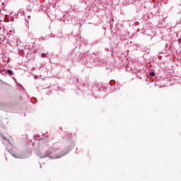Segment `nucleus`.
<instances>
[{"label": "nucleus", "instance_id": "nucleus-1", "mask_svg": "<svg viewBox=\"0 0 181 181\" xmlns=\"http://www.w3.org/2000/svg\"><path fill=\"white\" fill-rule=\"evenodd\" d=\"M3 144H7L11 145V142L8 140H6V138L4 137Z\"/></svg>", "mask_w": 181, "mask_h": 181}, {"label": "nucleus", "instance_id": "nucleus-2", "mask_svg": "<svg viewBox=\"0 0 181 181\" xmlns=\"http://www.w3.org/2000/svg\"><path fill=\"white\" fill-rule=\"evenodd\" d=\"M7 73H8V74H9L10 76H12V74H13V72L12 70H11V69H8V70H7Z\"/></svg>", "mask_w": 181, "mask_h": 181}, {"label": "nucleus", "instance_id": "nucleus-3", "mask_svg": "<svg viewBox=\"0 0 181 181\" xmlns=\"http://www.w3.org/2000/svg\"><path fill=\"white\" fill-rule=\"evenodd\" d=\"M150 76H151V77H154L155 72H150Z\"/></svg>", "mask_w": 181, "mask_h": 181}, {"label": "nucleus", "instance_id": "nucleus-4", "mask_svg": "<svg viewBox=\"0 0 181 181\" xmlns=\"http://www.w3.org/2000/svg\"><path fill=\"white\" fill-rule=\"evenodd\" d=\"M41 57H46V54L45 53H42L41 54Z\"/></svg>", "mask_w": 181, "mask_h": 181}, {"label": "nucleus", "instance_id": "nucleus-5", "mask_svg": "<svg viewBox=\"0 0 181 181\" xmlns=\"http://www.w3.org/2000/svg\"><path fill=\"white\" fill-rule=\"evenodd\" d=\"M61 157H62V156L55 157V159L57 158H61Z\"/></svg>", "mask_w": 181, "mask_h": 181}]
</instances>
